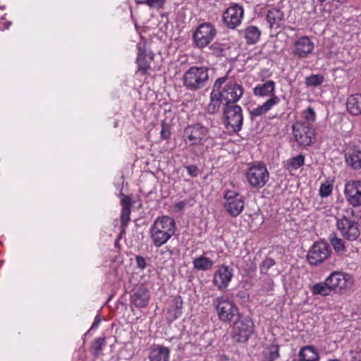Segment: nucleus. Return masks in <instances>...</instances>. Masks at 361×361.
I'll return each instance as SVG.
<instances>
[{
  "label": "nucleus",
  "mask_w": 361,
  "mask_h": 361,
  "mask_svg": "<svg viewBox=\"0 0 361 361\" xmlns=\"http://www.w3.org/2000/svg\"><path fill=\"white\" fill-rule=\"evenodd\" d=\"M208 70L203 66L190 68L183 75V85L187 90L191 91H196L203 87L209 79Z\"/></svg>",
  "instance_id": "obj_1"
},
{
  "label": "nucleus",
  "mask_w": 361,
  "mask_h": 361,
  "mask_svg": "<svg viewBox=\"0 0 361 361\" xmlns=\"http://www.w3.org/2000/svg\"><path fill=\"white\" fill-rule=\"evenodd\" d=\"M232 331L233 339L239 343H245L248 341L251 334L254 332V323L248 316L240 314L233 322Z\"/></svg>",
  "instance_id": "obj_2"
},
{
  "label": "nucleus",
  "mask_w": 361,
  "mask_h": 361,
  "mask_svg": "<svg viewBox=\"0 0 361 361\" xmlns=\"http://www.w3.org/2000/svg\"><path fill=\"white\" fill-rule=\"evenodd\" d=\"M218 313L219 319L224 322H231L240 317L238 307L224 297L216 298L213 302Z\"/></svg>",
  "instance_id": "obj_3"
},
{
  "label": "nucleus",
  "mask_w": 361,
  "mask_h": 361,
  "mask_svg": "<svg viewBox=\"0 0 361 361\" xmlns=\"http://www.w3.org/2000/svg\"><path fill=\"white\" fill-rule=\"evenodd\" d=\"M326 280L331 291L341 295L345 293L353 284L351 276L341 271L332 272Z\"/></svg>",
  "instance_id": "obj_4"
},
{
  "label": "nucleus",
  "mask_w": 361,
  "mask_h": 361,
  "mask_svg": "<svg viewBox=\"0 0 361 361\" xmlns=\"http://www.w3.org/2000/svg\"><path fill=\"white\" fill-rule=\"evenodd\" d=\"M216 35V30L210 23H201L193 32L192 39L200 49L206 47Z\"/></svg>",
  "instance_id": "obj_5"
},
{
  "label": "nucleus",
  "mask_w": 361,
  "mask_h": 361,
  "mask_svg": "<svg viewBox=\"0 0 361 361\" xmlns=\"http://www.w3.org/2000/svg\"><path fill=\"white\" fill-rule=\"evenodd\" d=\"M223 114L225 126H230L235 133L239 132L243 123L241 107L237 104L225 105Z\"/></svg>",
  "instance_id": "obj_6"
},
{
  "label": "nucleus",
  "mask_w": 361,
  "mask_h": 361,
  "mask_svg": "<svg viewBox=\"0 0 361 361\" xmlns=\"http://www.w3.org/2000/svg\"><path fill=\"white\" fill-rule=\"evenodd\" d=\"M336 228L341 236L349 241H354L360 235L359 223L350 220L344 215L340 219H336Z\"/></svg>",
  "instance_id": "obj_7"
},
{
  "label": "nucleus",
  "mask_w": 361,
  "mask_h": 361,
  "mask_svg": "<svg viewBox=\"0 0 361 361\" xmlns=\"http://www.w3.org/2000/svg\"><path fill=\"white\" fill-rule=\"evenodd\" d=\"M292 127L294 137L300 145L309 146L312 143L314 130L308 121H296Z\"/></svg>",
  "instance_id": "obj_8"
},
{
  "label": "nucleus",
  "mask_w": 361,
  "mask_h": 361,
  "mask_svg": "<svg viewBox=\"0 0 361 361\" xmlns=\"http://www.w3.org/2000/svg\"><path fill=\"white\" fill-rule=\"evenodd\" d=\"M249 183L255 188H261L264 186L269 180V172L263 164L252 165L246 173Z\"/></svg>",
  "instance_id": "obj_9"
},
{
  "label": "nucleus",
  "mask_w": 361,
  "mask_h": 361,
  "mask_svg": "<svg viewBox=\"0 0 361 361\" xmlns=\"http://www.w3.org/2000/svg\"><path fill=\"white\" fill-rule=\"evenodd\" d=\"M331 253L329 245L324 241L313 244L307 255V260L311 265L317 266L326 259Z\"/></svg>",
  "instance_id": "obj_10"
},
{
  "label": "nucleus",
  "mask_w": 361,
  "mask_h": 361,
  "mask_svg": "<svg viewBox=\"0 0 361 361\" xmlns=\"http://www.w3.org/2000/svg\"><path fill=\"white\" fill-rule=\"evenodd\" d=\"M209 129L200 123L188 126L183 131V137L190 141V145H202Z\"/></svg>",
  "instance_id": "obj_11"
},
{
  "label": "nucleus",
  "mask_w": 361,
  "mask_h": 361,
  "mask_svg": "<svg viewBox=\"0 0 361 361\" xmlns=\"http://www.w3.org/2000/svg\"><path fill=\"white\" fill-rule=\"evenodd\" d=\"M244 92L243 87L233 80H230L220 89V94L224 99L225 105L236 104Z\"/></svg>",
  "instance_id": "obj_12"
},
{
  "label": "nucleus",
  "mask_w": 361,
  "mask_h": 361,
  "mask_svg": "<svg viewBox=\"0 0 361 361\" xmlns=\"http://www.w3.org/2000/svg\"><path fill=\"white\" fill-rule=\"evenodd\" d=\"M244 10L241 5L234 4L231 5L223 13V22L229 29H235L241 23Z\"/></svg>",
  "instance_id": "obj_13"
},
{
  "label": "nucleus",
  "mask_w": 361,
  "mask_h": 361,
  "mask_svg": "<svg viewBox=\"0 0 361 361\" xmlns=\"http://www.w3.org/2000/svg\"><path fill=\"white\" fill-rule=\"evenodd\" d=\"M227 75L224 77L219 78L215 81L213 90L210 94V102L207 106V111L209 114H214L219 111L221 104L224 106V99L220 94V89L221 86L227 81Z\"/></svg>",
  "instance_id": "obj_14"
},
{
  "label": "nucleus",
  "mask_w": 361,
  "mask_h": 361,
  "mask_svg": "<svg viewBox=\"0 0 361 361\" xmlns=\"http://www.w3.org/2000/svg\"><path fill=\"white\" fill-rule=\"evenodd\" d=\"M345 195L350 204L353 207L361 205V180H354L346 183Z\"/></svg>",
  "instance_id": "obj_15"
},
{
  "label": "nucleus",
  "mask_w": 361,
  "mask_h": 361,
  "mask_svg": "<svg viewBox=\"0 0 361 361\" xmlns=\"http://www.w3.org/2000/svg\"><path fill=\"white\" fill-rule=\"evenodd\" d=\"M149 298V290L143 284H140L133 289L130 302L135 307L142 308L147 306Z\"/></svg>",
  "instance_id": "obj_16"
},
{
  "label": "nucleus",
  "mask_w": 361,
  "mask_h": 361,
  "mask_svg": "<svg viewBox=\"0 0 361 361\" xmlns=\"http://www.w3.org/2000/svg\"><path fill=\"white\" fill-rule=\"evenodd\" d=\"M233 276V269L228 266L221 265L214 274L213 283L219 290L225 289Z\"/></svg>",
  "instance_id": "obj_17"
},
{
  "label": "nucleus",
  "mask_w": 361,
  "mask_h": 361,
  "mask_svg": "<svg viewBox=\"0 0 361 361\" xmlns=\"http://www.w3.org/2000/svg\"><path fill=\"white\" fill-rule=\"evenodd\" d=\"M314 45L309 37H300L295 42L293 54L300 59L306 58L314 49Z\"/></svg>",
  "instance_id": "obj_18"
},
{
  "label": "nucleus",
  "mask_w": 361,
  "mask_h": 361,
  "mask_svg": "<svg viewBox=\"0 0 361 361\" xmlns=\"http://www.w3.org/2000/svg\"><path fill=\"white\" fill-rule=\"evenodd\" d=\"M151 228L159 231L169 233V235L172 236L175 233L176 224L173 219L168 216H163L157 218Z\"/></svg>",
  "instance_id": "obj_19"
},
{
  "label": "nucleus",
  "mask_w": 361,
  "mask_h": 361,
  "mask_svg": "<svg viewBox=\"0 0 361 361\" xmlns=\"http://www.w3.org/2000/svg\"><path fill=\"white\" fill-rule=\"evenodd\" d=\"M346 164L354 170L361 169V149L353 146L347 149L344 154Z\"/></svg>",
  "instance_id": "obj_20"
},
{
  "label": "nucleus",
  "mask_w": 361,
  "mask_h": 361,
  "mask_svg": "<svg viewBox=\"0 0 361 361\" xmlns=\"http://www.w3.org/2000/svg\"><path fill=\"white\" fill-rule=\"evenodd\" d=\"M266 20L270 30L281 28L283 26L284 13L279 8H272L267 11Z\"/></svg>",
  "instance_id": "obj_21"
},
{
  "label": "nucleus",
  "mask_w": 361,
  "mask_h": 361,
  "mask_svg": "<svg viewBox=\"0 0 361 361\" xmlns=\"http://www.w3.org/2000/svg\"><path fill=\"white\" fill-rule=\"evenodd\" d=\"M183 304V302L180 295L173 299L172 304L167 311V320L169 322H173L182 314Z\"/></svg>",
  "instance_id": "obj_22"
},
{
  "label": "nucleus",
  "mask_w": 361,
  "mask_h": 361,
  "mask_svg": "<svg viewBox=\"0 0 361 361\" xmlns=\"http://www.w3.org/2000/svg\"><path fill=\"white\" fill-rule=\"evenodd\" d=\"M244 204V197L243 195L237 196L233 198V200L231 199V202H226L225 207L232 216H237L242 212Z\"/></svg>",
  "instance_id": "obj_23"
},
{
  "label": "nucleus",
  "mask_w": 361,
  "mask_h": 361,
  "mask_svg": "<svg viewBox=\"0 0 361 361\" xmlns=\"http://www.w3.org/2000/svg\"><path fill=\"white\" fill-rule=\"evenodd\" d=\"M243 35L248 45L255 44L260 39L261 30L255 25H249L240 31Z\"/></svg>",
  "instance_id": "obj_24"
},
{
  "label": "nucleus",
  "mask_w": 361,
  "mask_h": 361,
  "mask_svg": "<svg viewBox=\"0 0 361 361\" xmlns=\"http://www.w3.org/2000/svg\"><path fill=\"white\" fill-rule=\"evenodd\" d=\"M346 108L348 113L353 116L361 115V94L350 95L347 99Z\"/></svg>",
  "instance_id": "obj_25"
},
{
  "label": "nucleus",
  "mask_w": 361,
  "mask_h": 361,
  "mask_svg": "<svg viewBox=\"0 0 361 361\" xmlns=\"http://www.w3.org/2000/svg\"><path fill=\"white\" fill-rule=\"evenodd\" d=\"M170 350L164 345H156L149 352V361H169Z\"/></svg>",
  "instance_id": "obj_26"
},
{
  "label": "nucleus",
  "mask_w": 361,
  "mask_h": 361,
  "mask_svg": "<svg viewBox=\"0 0 361 361\" xmlns=\"http://www.w3.org/2000/svg\"><path fill=\"white\" fill-rule=\"evenodd\" d=\"M139 53L137 57V63L138 66V71L143 75H148V70L150 68L149 62L147 59V52L145 47H141L139 44L137 46Z\"/></svg>",
  "instance_id": "obj_27"
},
{
  "label": "nucleus",
  "mask_w": 361,
  "mask_h": 361,
  "mask_svg": "<svg viewBox=\"0 0 361 361\" xmlns=\"http://www.w3.org/2000/svg\"><path fill=\"white\" fill-rule=\"evenodd\" d=\"M298 361H318L319 355L317 350L312 345H306L301 348L298 354Z\"/></svg>",
  "instance_id": "obj_28"
},
{
  "label": "nucleus",
  "mask_w": 361,
  "mask_h": 361,
  "mask_svg": "<svg viewBox=\"0 0 361 361\" xmlns=\"http://www.w3.org/2000/svg\"><path fill=\"white\" fill-rule=\"evenodd\" d=\"M279 102V98L276 95H273L269 98L266 102H264L262 105L259 106L256 109H253L250 114L252 116H259L265 114L271 108L278 104Z\"/></svg>",
  "instance_id": "obj_29"
},
{
  "label": "nucleus",
  "mask_w": 361,
  "mask_h": 361,
  "mask_svg": "<svg viewBox=\"0 0 361 361\" xmlns=\"http://www.w3.org/2000/svg\"><path fill=\"white\" fill-rule=\"evenodd\" d=\"M275 90V82L273 80H268L266 82L258 85L254 88V94L255 95L265 97L273 96Z\"/></svg>",
  "instance_id": "obj_30"
},
{
  "label": "nucleus",
  "mask_w": 361,
  "mask_h": 361,
  "mask_svg": "<svg viewBox=\"0 0 361 361\" xmlns=\"http://www.w3.org/2000/svg\"><path fill=\"white\" fill-rule=\"evenodd\" d=\"M150 235L152 242L156 247H161L171 237L169 235V233L159 231L153 228H151L150 229Z\"/></svg>",
  "instance_id": "obj_31"
},
{
  "label": "nucleus",
  "mask_w": 361,
  "mask_h": 361,
  "mask_svg": "<svg viewBox=\"0 0 361 361\" xmlns=\"http://www.w3.org/2000/svg\"><path fill=\"white\" fill-rule=\"evenodd\" d=\"M313 295H320L322 296H328L331 294V290L325 280L324 282L317 283L312 286L311 288Z\"/></svg>",
  "instance_id": "obj_32"
},
{
  "label": "nucleus",
  "mask_w": 361,
  "mask_h": 361,
  "mask_svg": "<svg viewBox=\"0 0 361 361\" xmlns=\"http://www.w3.org/2000/svg\"><path fill=\"white\" fill-rule=\"evenodd\" d=\"M213 264L211 259L203 256L195 258L193 261L194 267L198 270L205 271L209 269Z\"/></svg>",
  "instance_id": "obj_33"
},
{
  "label": "nucleus",
  "mask_w": 361,
  "mask_h": 361,
  "mask_svg": "<svg viewBox=\"0 0 361 361\" xmlns=\"http://www.w3.org/2000/svg\"><path fill=\"white\" fill-rule=\"evenodd\" d=\"M279 346L278 345H270L267 348V351L263 353V359L262 361H274L279 357Z\"/></svg>",
  "instance_id": "obj_34"
},
{
  "label": "nucleus",
  "mask_w": 361,
  "mask_h": 361,
  "mask_svg": "<svg viewBox=\"0 0 361 361\" xmlns=\"http://www.w3.org/2000/svg\"><path fill=\"white\" fill-rule=\"evenodd\" d=\"M105 345V338L99 337L94 341L92 344L91 349L92 353L94 357H97L102 350L103 347Z\"/></svg>",
  "instance_id": "obj_35"
},
{
  "label": "nucleus",
  "mask_w": 361,
  "mask_h": 361,
  "mask_svg": "<svg viewBox=\"0 0 361 361\" xmlns=\"http://www.w3.org/2000/svg\"><path fill=\"white\" fill-rule=\"evenodd\" d=\"M329 241L336 252L345 250V245L343 240L336 236V233H333L330 235Z\"/></svg>",
  "instance_id": "obj_36"
},
{
  "label": "nucleus",
  "mask_w": 361,
  "mask_h": 361,
  "mask_svg": "<svg viewBox=\"0 0 361 361\" xmlns=\"http://www.w3.org/2000/svg\"><path fill=\"white\" fill-rule=\"evenodd\" d=\"M305 157L302 154H299L295 157L290 159L287 162L288 169H298L304 165Z\"/></svg>",
  "instance_id": "obj_37"
},
{
  "label": "nucleus",
  "mask_w": 361,
  "mask_h": 361,
  "mask_svg": "<svg viewBox=\"0 0 361 361\" xmlns=\"http://www.w3.org/2000/svg\"><path fill=\"white\" fill-rule=\"evenodd\" d=\"M324 81V76L322 75H312L310 76H308L305 78V85L309 86H319Z\"/></svg>",
  "instance_id": "obj_38"
},
{
  "label": "nucleus",
  "mask_w": 361,
  "mask_h": 361,
  "mask_svg": "<svg viewBox=\"0 0 361 361\" xmlns=\"http://www.w3.org/2000/svg\"><path fill=\"white\" fill-rule=\"evenodd\" d=\"M209 49L211 50L212 54L215 55L216 56H224V54L225 48V44H223L219 42H214L212 45L209 47Z\"/></svg>",
  "instance_id": "obj_39"
},
{
  "label": "nucleus",
  "mask_w": 361,
  "mask_h": 361,
  "mask_svg": "<svg viewBox=\"0 0 361 361\" xmlns=\"http://www.w3.org/2000/svg\"><path fill=\"white\" fill-rule=\"evenodd\" d=\"M166 0H136L137 4H147L151 8H161L163 7Z\"/></svg>",
  "instance_id": "obj_40"
},
{
  "label": "nucleus",
  "mask_w": 361,
  "mask_h": 361,
  "mask_svg": "<svg viewBox=\"0 0 361 361\" xmlns=\"http://www.w3.org/2000/svg\"><path fill=\"white\" fill-rule=\"evenodd\" d=\"M130 212L131 209H122L121 214V226L123 230L121 231V235L118 237L120 238L121 237V234L125 233V228L127 226L130 218Z\"/></svg>",
  "instance_id": "obj_41"
},
{
  "label": "nucleus",
  "mask_w": 361,
  "mask_h": 361,
  "mask_svg": "<svg viewBox=\"0 0 361 361\" xmlns=\"http://www.w3.org/2000/svg\"><path fill=\"white\" fill-rule=\"evenodd\" d=\"M276 264L275 260L270 257H266L259 267L260 272L262 274H267L269 268Z\"/></svg>",
  "instance_id": "obj_42"
},
{
  "label": "nucleus",
  "mask_w": 361,
  "mask_h": 361,
  "mask_svg": "<svg viewBox=\"0 0 361 361\" xmlns=\"http://www.w3.org/2000/svg\"><path fill=\"white\" fill-rule=\"evenodd\" d=\"M161 137L163 140H168L171 137V126L165 120L161 121V130L160 132Z\"/></svg>",
  "instance_id": "obj_43"
},
{
  "label": "nucleus",
  "mask_w": 361,
  "mask_h": 361,
  "mask_svg": "<svg viewBox=\"0 0 361 361\" xmlns=\"http://www.w3.org/2000/svg\"><path fill=\"white\" fill-rule=\"evenodd\" d=\"M333 186L331 184L322 183L319 188V195L322 197H326L331 194Z\"/></svg>",
  "instance_id": "obj_44"
},
{
  "label": "nucleus",
  "mask_w": 361,
  "mask_h": 361,
  "mask_svg": "<svg viewBox=\"0 0 361 361\" xmlns=\"http://www.w3.org/2000/svg\"><path fill=\"white\" fill-rule=\"evenodd\" d=\"M121 195L123 196V198L121 200L122 209H131V207H132L131 199L128 196L125 195L123 193H121Z\"/></svg>",
  "instance_id": "obj_45"
},
{
  "label": "nucleus",
  "mask_w": 361,
  "mask_h": 361,
  "mask_svg": "<svg viewBox=\"0 0 361 361\" xmlns=\"http://www.w3.org/2000/svg\"><path fill=\"white\" fill-rule=\"evenodd\" d=\"M305 118L310 121H314L316 118V115L313 108L307 107V109L304 111Z\"/></svg>",
  "instance_id": "obj_46"
},
{
  "label": "nucleus",
  "mask_w": 361,
  "mask_h": 361,
  "mask_svg": "<svg viewBox=\"0 0 361 361\" xmlns=\"http://www.w3.org/2000/svg\"><path fill=\"white\" fill-rule=\"evenodd\" d=\"M188 173L191 177H197L200 173V170L196 165H189L186 166Z\"/></svg>",
  "instance_id": "obj_47"
},
{
  "label": "nucleus",
  "mask_w": 361,
  "mask_h": 361,
  "mask_svg": "<svg viewBox=\"0 0 361 361\" xmlns=\"http://www.w3.org/2000/svg\"><path fill=\"white\" fill-rule=\"evenodd\" d=\"M351 361H361V350H351L350 351Z\"/></svg>",
  "instance_id": "obj_48"
},
{
  "label": "nucleus",
  "mask_w": 361,
  "mask_h": 361,
  "mask_svg": "<svg viewBox=\"0 0 361 361\" xmlns=\"http://www.w3.org/2000/svg\"><path fill=\"white\" fill-rule=\"evenodd\" d=\"M135 261L137 264V267L140 269L141 270H143L146 268L147 264L145 262V259L142 256H136L135 257Z\"/></svg>",
  "instance_id": "obj_49"
},
{
  "label": "nucleus",
  "mask_w": 361,
  "mask_h": 361,
  "mask_svg": "<svg viewBox=\"0 0 361 361\" xmlns=\"http://www.w3.org/2000/svg\"><path fill=\"white\" fill-rule=\"evenodd\" d=\"M237 196H241V195L239 193H236L233 191L228 190V191L226 192L224 197L227 200V202H231V199L233 200V198H234Z\"/></svg>",
  "instance_id": "obj_50"
},
{
  "label": "nucleus",
  "mask_w": 361,
  "mask_h": 361,
  "mask_svg": "<svg viewBox=\"0 0 361 361\" xmlns=\"http://www.w3.org/2000/svg\"><path fill=\"white\" fill-rule=\"evenodd\" d=\"M100 322H101V317H100V314H98L94 318V321L91 326V329H96Z\"/></svg>",
  "instance_id": "obj_51"
},
{
  "label": "nucleus",
  "mask_w": 361,
  "mask_h": 361,
  "mask_svg": "<svg viewBox=\"0 0 361 361\" xmlns=\"http://www.w3.org/2000/svg\"><path fill=\"white\" fill-rule=\"evenodd\" d=\"M185 206V202L184 201H180L178 202H177L176 204V206L175 207L178 209V210H181L183 209Z\"/></svg>",
  "instance_id": "obj_52"
},
{
  "label": "nucleus",
  "mask_w": 361,
  "mask_h": 361,
  "mask_svg": "<svg viewBox=\"0 0 361 361\" xmlns=\"http://www.w3.org/2000/svg\"><path fill=\"white\" fill-rule=\"evenodd\" d=\"M154 57V54L152 51H149L147 53V58L149 59V61H153Z\"/></svg>",
  "instance_id": "obj_53"
},
{
  "label": "nucleus",
  "mask_w": 361,
  "mask_h": 361,
  "mask_svg": "<svg viewBox=\"0 0 361 361\" xmlns=\"http://www.w3.org/2000/svg\"><path fill=\"white\" fill-rule=\"evenodd\" d=\"M11 25V22L5 23V28H8Z\"/></svg>",
  "instance_id": "obj_54"
},
{
  "label": "nucleus",
  "mask_w": 361,
  "mask_h": 361,
  "mask_svg": "<svg viewBox=\"0 0 361 361\" xmlns=\"http://www.w3.org/2000/svg\"><path fill=\"white\" fill-rule=\"evenodd\" d=\"M167 251H169L171 255L173 254V251L170 249H167Z\"/></svg>",
  "instance_id": "obj_55"
},
{
  "label": "nucleus",
  "mask_w": 361,
  "mask_h": 361,
  "mask_svg": "<svg viewBox=\"0 0 361 361\" xmlns=\"http://www.w3.org/2000/svg\"><path fill=\"white\" fill-rule=\"evenodd\" d=\"M329 361H341V360H338V359H333V360H329Z\"/></svg>",
  "instance_id": "obj_56"
},
{
  "label": "nucleus",
  "mask_w": 361,
  "mask_h": 361,
  "mask_svg": "<svg viewBox=\"0 0 361 361\" xmlns=\"http://www.w3.org/2000/svg\"><path fill=\"white\" fill-rule=\"evenodd\" d=\"M326 0H318V1L321 4H323Z\"/></svg>",
  "instance_id": "obj_57"
},
{
  "label": "nucleus",
  "mask_w": 361,
  "mask_h": 361,
  "mask_svg": "<svg viewBox=\"0 0 361 361\" xmlns=\"http://www.w3.org/2000/svg\"><path fill=\"white\" fill-rule=\"evenodd\" d=\"M351 214L352 215H354V211H352Z\"/></svg>",
  "instance_id": "obj_58"
}]
</instances>
